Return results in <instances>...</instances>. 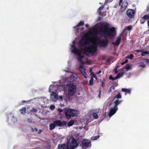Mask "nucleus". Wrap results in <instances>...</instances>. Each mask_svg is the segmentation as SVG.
<instances>
[{"label":"nucleus","mask_w":149,"mask_h":149,"mask_svg":"<svg viewBox=\"0 0 149 149\" xmlns=\"http://www.w3.org/2000/svg\"><path fill=\"white\" fill-rule=\"evenodd\" d=\"M31 111L32 113L36 112L37 111V110L36 109L33 108L31 110Z\"/></svg>","instance_id":"obj_37"},{"label":"nucleus","mask_w":149,"mask_h":149,"mask_svg":"<svg viewBox=\"0 0 149 149\" xmlns=\"http://www.w3.org/2000/svg\"><path fill=\"white\" fill-rule=\"evenodd\" d=\"M134 57V55L133 54H130L129 56H127V58L132 59Z\"/></svg>","instance_id":"obj_35"},{"label":"nucleus","mask_w":149,"mask_h":149,"mask_svg":"<svg viewBox=\"0 0 149 149\" xmlns=\"http://www.w3.org/2000/svg\"><path fill=\"white\" fill-rule=\"evenodd\" d=\"M69 80L68 81L70 82L73 81H74V77L73 75H71L68 78Z\"/></svg>","instance_id":"obj_24"},{"label":"nucleus","mask_w":149,"mask_h":149,"mask_svg":"<svg viewBox=\"0 0 149 149\" xmlns=\"http://www.w3.org/2000/svg\"><path fill=\"white\" fill-rule=\"evenodd\" d=\"M121 90L123 92H125V94H126V93L130 94L131 92V90L130 89L123 88Z\"/></svg>","instance_id":"obj_22"},{"label":"nucleus","mask_w":149,"mask_h":149,"mask_svg":"<svg viewBox=\"0 0 149 149\" xmlns=\"http://www.w3.org/2000/svg\"><path fill=\"white\" fill-rule=\"evenodd\" d=\"M125 68L127 70H128L130 68V66L128 64L126 65L125 66Z\"/></svg>","instance_id":"obj_38"},{"label":"nucleus","mask_w":149,"mask_h":149,"mask_svg":"<svg viewBox=\"0 0 149 149\" xmlns=\"http://www.w3.org/2000/svg\"><path fill=\"white\" fill-rule=\"evenodd\" d=\"M115 89V87L113 86H110L109 89L108 91V93H111L112 91H114Z\"/></svg>","instance_id":"obj_26"},{"label":"nucleus","mask_w":149,"mask_h":149,"mask_svg":"<svg viewBox=\"0 0 149 149\" xmlns=\"http://www.w3.org/2000/svg\"><path fill=\"white\" fill-rule=\"evenodd\" d=\"M63 98V97L62 96H59V99L61 100V101H62Z\"/></svg>","instance_id":"obj_54"},{"label":"nucleus","mask_w":149,"mask_h":149,"mask_svg":"<svg viewBox=\"0 0 149 149\" xmlns=\"http://www.w3.org/2000/svg\"><path fill=\"white\" fill-rule=\"evenodd\" d=\"M123 0H120L119 2V5L120 6L121 5V3L122 2Z\"/></svg>","instance_id":"obj_56"},{"label":"nucleus","mask_w":149,"mask_h":149,"mask_svg":"<svg viewBox=\"0 0 149 149\" xmlns=\"http://www.w3.org/2000/svg\"><path fill=\"white\" fill-rule=\"evenodd\" d=\"M144 62L147 63H149V59H144Z\"/></svg>","instance_id":"obj_41"},{"label":"nucleus","mask_w":149,"mask_h":149,"mask_svg":"<svg viewBox=\"0 0 149 149\" xmlns=\"http://www.w3.org/2000/svg\"><path fill=\"white\" fill-rule=\"evenodd\" d=\"M99 33L101 36L105 37L107 36L113 37L116 35V31L114 27L110 28L109 24L102 23L99 28Z\"/></svg>","instance_id":"obj_1"},{"label":"nucleus","mask_w":149,"mask_h":149,"mask_svg":"<svg viewBox=\"0 0 149 149\" xmlns=\"http://www.w3.org/2000/svg\"><path fill=\"white\" fill-rule=\"evenodd\" d=\"M141 64L139 65V67L142 68H144L146 67L145 65L143 62L141 63Z\"/></svg>","instance_id":"obj_36"},{"label":"nucleus","mask_w":149,"mask_h":149,"mask_svg":"<svg viewBox=\"0 0 149 149\" xmlns=\"http://www.w3.org/2000/svg\"><path fill=\"white\" fill-rule=\"evenodd\" d=\"M132 28V27L131 25L128 26L124 29L123 32H125L127 30L130 31L131 30Z\"/></svg>","instance_id":"obj_21"},{"label":"nucleus","mask_w":149,"mask_h":149,"mask_svg":"<svg viewBox=\"0 0 149 149\" xmlns=\"http://www.w3.org/2000/svg\"><path fill=\"white\" fill-rule=\"evenodd\" d=\"M100 15H102V16H105L106 15V13L104 12H103L102 13H101Z\"/></svg>","instance_id":"obj_46"},{"label":"nucleus","mask_w":149,"mask_h":149,"mask_svg":"<svg viewBox=\"0 0 149 149\" xmlns=\"http://www.w3.org/2000/svg\"><path fill=\"white\" fill-rule=\"evenodd\" d=\"M135 51L137 52H142V50H136Z\"/></svg>","instance_id":"obj_49"},{"label":"nucleus","mask_w":149,"mask_h":149,"mask_svg":"<svg viewBox=\"0 0 149 149\" xmlns=\"http://www.w3.org/2000/svg\"><path fill=\"white\" fill-rule=\"evenodd\" d=\"M143 19L146 20V19H149V13L148 15H144L142 17Z\"/></svg>","instance_id":"obj_30"},{"label":"nucleus","mask_w":149,"mask_h":149,"mask_svg":"<svg viewBox=\"0 0 149 149\" xmlns=\"http://www.w3.org/2000/svg\"><path fill=\"white\" fill-rule=\"evenodd\" d=\"M117 77H117V76H116L115 77H113V81L118 79Z\"/></svg>","instance_id":"obj_58"},{"label":"nucleus","mask_w":149,"mask_h":149,"mask_svg":"<svg viewBox=\"0 0 149 149\" xmlns=\"http://www.w3.org/2000/svg\"><path fill=\"white\" fill-rule=\"evenodd\" d=\"M74 120H71L68 123V127L72 126L74 124Z\"/></svg>","instance_id":"obj_27"},{"label":"nucleus","mask_w":149,"mask_h":149,"mask_svg":"<svg viewBox=\"0 0 149 149\" xmlns=\"http://www.w3.org/2000/svg\"><path fill=\"white\" fill-rule=\"evenodd\" d=\"M121 40V36H120L117 37L116 42H112V43L114 45L118 46L119 45Z\"/></svg>","instance_id":"obj_15"},{"label":"nucleus","mask_w":149,"mask_h":149,"mask_svg":"<svg viewBox=\"0 0 149 149\" xmlns=\"http://www.w3.org/2000/svg\"><path fill=\"white\" fill-rule=\"evenodd\" d=\"M145 54H149V51H144Z\"/></svg>","instance_id":"obj_53"},{"label":"nucleus","mask_w":149,"mask_h":149,"mask_svg":"<svg viewBox=\"0 0 149 149\" xmlns=\"http://www.w3.org/2000/svg\"><path fill=\"white\" fill-rule=\"evenodd\" d=\"M101 70H99L98 71L96 72V74H99L100 73H101Z\"/></svg>","instance_id":"obj_55"},{"label":"nucleus","mask_w":149,"mask_h":149,"mask_svg":"<svg viewBox=\"0 0 149 149\" xmlns=\"http://www.w3.org/2000/svg\"><path fill=\"white\" fill-rule=\"evenodd\" d=\"M54 123H51L49 125V130H52L54 129L55 127H56L54 125Z\"/></svg>","instance_id":"obj_23"},{"label":"nucleus","mask_w":149,"mask_h":149,"mask_svg":"<svg viewBox=\"0 0 149 149\" xmlns=\"http://www.w3.org/2000/svg\"><path fill=\"white\" fill-rule=\"evenodd\" d=\"M148 19V21H147V23H148V25H149V19Z\"/></svg>","instance_id":"obj_63"},{"label":"nucleus","mask_w":149,"mask_h":149,"mask_svg":"<svg viewBox=\"0 0 149 149\" xmlns=\"http://www.w3.org/2000/svg\"><path fill=\"white\" fill-rule=\"evenodd\" d=\"M42 132V130H41V129H39V131L38 132V133L39 134H40L41 132Z\"/></svg>","instance_id":"obj_60"},{"label":"nucleus","mask_w":149,"mask_h":149,"mask_svg":"<svg viewBox=\"0 0 149 149\" xmlns=\"http://www.w3.org/2000/svg\"><path fill=\"white\" fill-rule=\"evenodd\" d=\"M32 131L33 132L34 131H38V129L36 128H35L34 129H33V128H32Z\"/></svg>","instance_id":"obj_45"},{"label":"nucleus","mask_w":149,"mask_h":149,"mask_svg":"<svg viewBox=\"0 0 149 149\" xmlns=\"http://www.w3.org/2000/svg\"><path fill=\"white\" fill-rule=\"evenodd\" d=\"M103 8L104 6H102L99 8L98 11L99 12V15H101V12L100 11Z\"/></svg>","instance_id":"obj_33"},{"label":"nucleus","mask_w":149,"mask_h":149,"mask_svg":"<svg viewBox=\"0 0 149 149\" xmlns=\"http://www.w3.org/2000/svg\"><path fill=\"white\" fill-rule=\"evenodd\" d=\"M142 53L141 54V55L142 56H144L145 54V52H142H142H141Z\"/></svg>","instance_id":"obj_52"},{"label":"nucleus","mask_w":149,"mask_h":149,"mask_svg":"<svg viewBox=\"0 0 149 149\" xmlns=\"http://www.w3.org/2000/svg\"><path fill=\"white\" fill-rule=\"evenodd\" d=\"M93 77H91V79L90 80L89 83V85H92L93 84Z\"/></svg>","instance_id":"obj_28"},{"label":"nucleus","mask_w":149,"mask_h":149,"mask_svg":"<svg viewBox=\"0 0 149 149\" xmlns=\"http://www.w3.org/2000/svg\"><path fill=\"white\" fill-rule=\"evenodd\" d=\"M68 145L65 143L60 144L58 146V149H63L67 148V149H74L78 146L77 141L73 137H70L68 139Z\"/></svg>","instance_id":"obj_2"},{"label":"nucleus","mask_w":149,"mask_h":149,"mask_svg":"<svg viewBox=\"0 0 149 149\" xmlns=\"http://www.w3.org/2000/svg\"><path fill=\"white\" fill-rule=\"evenodd\" d=\"M82 147L86 148L90 147L91 145V142L88 140L84 139L82 141Z\"/></svg>","instance_id":"obj_8"},{"label":"nucleus","mask_w":149,"mask_h":149,"mask_svg":"<svg viewBox=\"0 0 149 149\" xmlns=\"http://www.w3.org/2000/svg\"><path fill=\"white\" fill-rule=\"evenodd\" d=\"M114 71L115 74H117L118 73V71L117 70V68H116L114 70Z\"/></svg>","instance_id":"obj_51"},{"label":"nucleus","mask_w":149,"mask_h":149,"mask_svg":"<svg viewBox=\"0 0 149 149\" xmlns=\"http://www.w3.org/2000/svg\"><path fill=\"white\" fill-rule=\"evenodd\" d=\"M146 10L147 11H149V5L147 7Z\"/></svg>","instance_id":"obj_59"},{"label":"nucleus","mask_w":149,"mask_h":149,"mask_svg":"<svg viewBox=\"0 0 149 149\" xmlns=\"http://www.w3.org/2000/svg\"><path fill=\"white\" fill-rule=\"evenodd\" d=\"M124 74V72H123L122 73H118L117 75V77H118V78H119L120 77H122L123 76V74Z\"/></svg>","instance_id":"obj_31"},{"label":"nucleus","mask_w":149,"mask_h":149,"mask_svg":"<svg viewBox=\"0 0 149 149\" xmlns=\"http://www.w3.org/2000/svg\"><path fill=\"white\" fill-rule=\"evenodd\" d=\"M101 89H99V94L98 95V97L100 98V95H101Z\"/></svg>","instance_id":"obj_47"},{"label":"nucleus","mask_w":149,"mask_h":149,"mask_svg":"<svg viewBox=\"0 0 149 149\" xmlns=\"http://www.w3.org/2000/svg\"><path fill=\"white\" fill-rule=\"evenodd\" d=\"M97 31L96 30H95L94 31V32L96 34L97 33Z\"/></svg>","instance_id":"obj_64"},{"label":"nucleus","mask_w":149,"mask_h":149,"mask_svg":"<svg viewBox=\"0 0 149 149\" xmlns=\"http://www.w3.org/2000/svg\"><path fill=\"white\" fill-rule=\"evenodd\" d=\"M50 98L52 101H56L58 99V96L55 92H52L51 94Z\"/></svg>","instance_id":"obj_14"},{"label":"nucleus","mask_w":149,"mask_h":149,"mask_svg":"<svg viewBox=\"0 0 149 149\" xmlns=\"http://www.w3.org/2000/svg\"><path fill=\"white\" fill-rule=\"evenodd\" d=\"M72 112L71 113V117H74L75 116H76L77 115V112H76L77 111L75 109H71Z\"/></svg>","instance_id":"obj_20"},{"label":"nucleus","mask_w":149,"mask_h":149,"mask_svg":"<svg viewBox=\"0 0 149 149\" xmlns=\"http://www.w3.org/2000/svg\"><path fill=\"white\" fill-rule=\"evenodd\" d=\"M65 116L67 119L68 120L71 118V113L72 112L71 109L67 108L65 110Z\"/></svg>","instance_id":"obj_11"},{"label":"nucleus","mask_w":149,"mask_h":149,"mask_svg":"<svg viewBox=\"0 0 149 149\" xmlns=\"http://www.w3.org/2000/svg\"><path fill=\"white\" fill-rule=\"evenodd\" d=\"M128 61V60L127 59H126L125 61H123V62H122L121 63V64L122 65H123L124 64H125L127 63Z\"/></svg>","instance_id":"obj_39"},{"label":"nucleus","mask_w":149,"mask_h":149,"mask_svg":"<svg viewBox=\"0 0 149 149\" xmlns=\"http://www.w3.org/2000/svg\"><path fill=\"white\" fill-rule=\"evenodd\" d=\"M122 97V96L121 94L120 93H118L114 97L112 101L116 99L115 100H118L120 102V103L122 101V100H120L119 99L121 98Z\"/></svg>","instance_id":"obj_16"},{"label":"nucleus","mask_w":149,"mask_h":149,"mask_svg":"<svg viewBox=\"0 0 149 149\" xmlns=\"http://www.w3.org/2000/svg\"><path fill=\"white\" fill-rule=\"evenodd\" d=\"M113 0H106L105 1V3H109L111 2Z\"/></svg>","instance_id":"obj_48"},{"label":"nucleus","mask_w":149,"mask_h":149,"mask_svg":"<svg viewBox=\"0 0 149 149\" xmlns=\"http://www.w3.org/2000/svg\"><path fill=\"white\" fill-rule=\"evenodd\" d=\"M84 22H82V21H80V22L77 25L75 26H74V29H76V31H78L79 30V29H77V27L80 26H83V25H84Z\"/></svg>","instance_id":"obj_19"},{"label":"nucleus","mask_w":149,"mask_h":149,"mask_svg":"<svg viewBox=\"0 0 149 149\" xmlns=\"http://www.w3.org/2000/svg\"><path fill=\"white\" fill-rule=\"evenodd\" d=\"M140 20V23L141 24H143L145 22V20L143 19L142 18Z\"/></svg>","instance_id":"obj_42"},{"label":"nucleus","mask_w":149,"mask_h":149,"mask_svg":"<svg viewBox=\"0 0 149 149\" xmlns=\"http://www.w3.org/2000/svg\"><path fill=\"white\" fill-rule=\"evenodd\" d=\"M78 60L80 63H81L82 61V59L78 58Z\"/></svg>","instance_id":"obj_61"},{"label":"nucleus","mask_w":149,"mask_h":149,"mask_svg":"<svg viewBox=\"0 0 149 149\" xmlns=\"http://www.w3.org/2000/svg\"><path fill=\"white\" fill-rule=\"evenodd\" d=\"M53 123L56 127H62L66 126L67 122L64 121H61L60 120H57L54 121Z\"/></svg>","instance_id":"obj_7"},{"label":"nucleus","mask_w":149,"mask_h":149,"mask_svg":"<svg viewBox=\"0 0 149 149\" xmlns=\"http://www.w3.org/2000/svg\"><path fill=\"white\" fill-rule=\"evenodd\" d=\"M77 55H78L79 57L78 58L82 59L83 58H84V56L81 55V54L80 52Z\"/></svg>","instance_id":"obj_32"},{"label":"nucleus","mask_w":149,"mask_h":149,"mask_svg":"<svg viewBox=\"0 0 149 149\" xmlns=\"http://www.w3.org/2000/svg\"><path fill=\"white\" fill-rule=\"evenodd\" d=\"M135 13V11L133 10L129 9L127 10L126 12V14L128 17L130 18L134 17Z\"/></svg>","instance_id":"obj_9"},{"label":"nucleus","mask_w":149,"mask_h":149,"mask_svg":"<svg viewBox=\"0 0 149 149\" xmlns=\"http://www.w3.org/2000/svg\"><path fill=\"white\" fill-rule=\"evenodd\" d=\"M68 96L71 97L77 91V87L73 83H70L68 85Z\"/></svg>","instance_id":"obj_3"},{"label":"nucleus","mask_w":149,"mask_h":149,"mask_svg":"<svg viewBox=\"0 0 149 149\" xmlns=\"http://www.w3.org/2000/svg\"><path fill=\"white\" fill-rule=\"evenodd\" d=\"M92 115L93 116V117L95 119H97L98 118V115L97 113H93V114Z\"/></svg>","instance_id":"obj_29"},{"label":"nucleus","mask_w":149,"mask_h":149,"mask_svg":"<svg viewBox=\"0 0 149 149\" xmlns=\"http://www.w3.org/2000/svg\"><path fill=\"white\" fill-rule=\"evenodd\" d=\"M96 51V49L94 46H89L85 47L83 53L85 55L88 56L89 54L94 53Z\"/></svg>","instance_id":"obj_4"},{"label":"nucleus","mask_w":149,"mask_h":149,"mask_svg":"<svg viewBox=\"0 0 149 149\" xmlns=\"http://www.w3.org/2000/svg\"><path fill=\"white\" fill-rule=\"evenodd\" d=\"M113 77L112 75H110L109 77V79L110 80H111L112 81H113Z\"/></svg>","instance_id":"obj_44"},{"label":"nucleus","mask_w":149,"mask_h":149,"mask_svg":"<svg viewBox=\"0 0 149 149\" xmlns=\"http://www.w3.org/2000/svg\"><path fill=\"white\" fill-rule=\"evenodd\" d=\"M91 74L93 75V77L94 78H95V79H97V77L95 74H94L93 73H92Z\"/></svg>","instance_id":"obj_43"},{"label":"nucleus","mask_w":149,"mask_h":149,"mask_svg":"<svg viewBox=\"0 0 149 149\" xmlns=\"http://www.w3.org/2000/svg\"><path fill=\"white\" fill-rule=\"evenodd\" d=\"M127 5L128 3L127 1L126 0L124 1L120 8V10L122 12L124 11L126 8Z\"/></svg>","instance_id":"obj_13"},{"label":"nucleus","mask_w":149,"mask_h":149,"mask_svg":"<svg viewBox=\"0 0 149 149\" xmlns=\"http://www.w3.org/2000/svg\"><path fill=\"white\" fill-rule=\"evenodd\" d=\"M90 42L89 39L87 38L86 36L82 37L79 45L80 47L85 46L86 45L88 44Z\"/></svg>","instance_id":"obj_6"},{"label":"nucleus","mask_w":149,"mask_h":149,"mask_svg":"<svg viewBox=\"0 0 149 149\" xmlns=\"http://www.w3.org/2000/svg\"><path fill=\"white\" fill-rule=\"evenodd\" d=\"M50 109H51L52 110H53L55 108V107L54 105H51L50 106Z\"/></svg>","instance_id":"obj_40"},{"label":"nucleus","mask_w":149,"mask_h":149,"mask_svg":"<svg viewBox=\"0 0 149 149\" xmlns=\"http://www.w3.org/2000/svg\"><path fill=\"white\" fill-rule=\"evenodd\" d=\"M108 42V40L107 39H105L100 40L99 42H97V44L100 45L101 46L105 47L107 46Z\"/></svg>","instance_id":"obj_10"},{"label":"nucleus","mask_w":149,"mask_h":149,"mask_svg":"<svg viewBox=\"0 0 149 149\" xmlns=\"http://www.w3.org/2000/svg\"><path fill=\"white\" fill-rule=\"evenodd\" d=\"M73 49L72 50L71 52L75 54L76 55H77L80 52L77 49L75 45L73 46Z\"/></svg>","instance_id":"obj_18"},{"label":"nucleus","mask_w":149,"mask_h":149,"mask_svg":"<svg viewBox=\"0 0 149 149\" xmlns=\"http://www.w3.org/2000/svg\"><path fill=\"white\" fill-rule=\"evenodd\" d=\"M28 122L29 123H32V120L30 118H28L27 120Z\"/></svg>","instance_id":"obj_50"},{"label":"nucleus","mask_w":149,"mask_h":149,"mask_svg":"<svg viewBox=\"0 0 149 149\" xmlns=\"http://www.w3.org/2000/svg\"><path fill=\"white\" fill-rule=\"evenodd\" d=\"M79 70L81 73L85 78H87L86 75V70L82 65H81L79 67Z\"/></svg>","instance_id":"obj_12"},{"label":"nucleus","mask_w":149,"mask_h":149,"mask_svg":"<svg viewBox=\"0 0 149 149\" xmlns=\"http://www.w3.org/2000/svg\"><path fill=\"white\" fill-rule=\"evenodd\" d=\"M114 106V107L110 109L108 115L109 117H111L118 110L117 106L120 104V102L118 100H115L113 102Z\"/></svg>","instance_id":"obj_5"},{"label":"nucleus","mask_w":149,"mask_h":149,"mask_svg":"<svg viewBox=\"0 0 149 149\" xmlns=\"http://www.w3.org/2000/svg\"><path fill=\"white\" fill-rule=\"evenodd\" d=\"M100 137V135H98L97 136H93L92 137V139L93 140H96L97 139Z\"/></svg>","instance_id":"obj_34"},{"label":"nucleus","mask_w":149,"mask_h":149,"mask_svg":"<svg viewBox=\"0 0 149 149\" xmlns=\"http://www.w3.org/2000/svg\"><path fill=\"white\" fill-rule=\"evenodd\" d=\"M104 83L103 82H102V85H101V86L103 88V87H104Z\"/></svg>","instance_id":"obj_57"},{"label":"nucleus","mask_w":149,"mask_h":149,"mask_svg":"<svg viewBox=\"0 0 149 149\" xmlns=\"http://www.w3.org/2000/svg\"><path fill=\"white\" fill-rule=\"evenodd\" d=\"M58 111L60 112H61L63 111V110L62 109H58Z\"/></svg>","instance_id":"obj_62"},{"label":"nucleus","mask_w":149,"mask_h":149,"mask_svg":"<svg viewBox=\"0 0 149 149\" xmlns=\"http://www.w3.org/2000/svg\"><path fill=\"white\" fill-rule=\"evenodd\" d=\"M91 36H92L94 40L98 42H99L100 40H101L100 39V38L96 36L95 34L93 33H91L90 34Z\"/></svg>","instance_id":"obj_17"},{"label":"nucleus","mask_w":149,"mask_h":149,"mask_svg":"<svg viewBox=\"0 0 149 149\" xmlns=\"http://www.w3.org/2000/svg\"><path fill=\"white\" fill-rule=\"evenodd\" d=\"M19 111L20 113L23 114L24 113L26 112V108L25 107H24L20 109Z\"/></svg>","instance_id":"obj_25"}]
</instances>
